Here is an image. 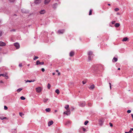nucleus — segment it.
I'll list each match as a JSON object with an SVG mask.
<instances>
[{
    "label": "nucleus",
    "instance_id": "de8ad7c7",
    "mask_svg": "<svg viewBox=\"0 0 133 133\" xmlns=\"http://www.w3.org/2000/svg\"><path fill=\"white\" fill-rule=\"evenodd\" d=\"M2 34L1 31H0V37L2 36Z\"/></svg>",
    "mask_w": 133,
    "mask_h": 133
},
{
    "label": "nucleus",
    "instance_id": "09e8293b",
    "mask_svg": "<svg viewBox=\"0 0 133 133\" xmlns=\"http://www.w3.org/2000/svg\"><path fill=\"white\" fill-rule=\"evenodd\" d=\"M19 66L20 67H21L22 66V64H19Z\"/></svg>",
    "mask_w": 133,
    "mask_h": 133
},
{
    "label": "nucleus",
    "instance_id": "bf43d9fd",
    "mask_svg": "<svg viewBox=\"0 0 133 133\" xmlns=\"http://www.w3.org/2000/svg\"><path fill=\"white\" fill-rule=\"evenodd\" d=\"M125 133H129V132H125Z\"/></svg>",
    "mask_w": 133,
    "mask_h": 133
},
{
    "label": "nucleus",
    "instance_id": "c85d7f7f",
    "mask_svg": "<svg viewBox=\"0 0 133 133\" xmlns=\"http://www.w3.org/2000/svg\"><path fill=\"white\" fill-rule=\"evenodd\" d=\"M89 121H86L84 123L85 125H86L88 123Z\"/></svg>",
    "mask_w": 133,
    "mask_h": 133
},
{
    "label": "nucleus",
    "instance_id": "7c9ffc66",
    "mask_svg": "<svg viewBox=\"0 0 133 133\" xmlns=\"http://www.w3.org/2000/svg\"><path fill=\"white\" fill-rule=\"evenodd\" d=\"M20 98L21 99L23 100H24L25 99V98L23 96H21L20 97Z\"/></svg>",
    "mask_w": 133,
    "mask_h": 133
},
{
    "label": "nucleus",
    "instance_id": "603ef678",
    "mask_svg": "<svg viewBox=\"0 0 133 133\" xmlns=\"http://www.w3.org/2000/svg\"><path fill=\"white\" fill-rule=\"evenodd\" d=\"M56 72H59V71H58V70H56Z\"/></svg>",
    "mask_w": 133,
    "mask_h": 133
},
{
    "label": "nucleus",
    "instance_id": "2f4dec72",
    "mask_svg": "<svg viewBox=\"0 0 133 133\" xmlns=\"http://www.w3.org/2000/svg\"><path fill=\"white\" fill-rule=\"evenodd\" d=\"M69 107V105H67L65 107V108L66 109H68Z\"/></svg>",
    "mask_w": 133,
    "mask_h": 133
},
{
    "label": "nucleus",
    "instance_id": "412c9836",
    "mask_svg": "<svg viewBox=\"0 0 133 133\" xmlns=\"http://www.w3.org/2000/svg\"><path fill=\"white\" fill-rule=\"evenodd\" d=\"M115 26L116 27H118L120 25V24L119 23H116L115 24Z\"/></svg>",
    "mask_w": 133,
    "mask_h": 133
},
{
    "label": "nucleus",
    "instance_id": "0eeeda50",
    "mask_svg": "<svg viewBox=\"0 0 133 133\" xmlns=\"http://www.w3.org/2000/svg\"><path fill=\"white\" fill-rule=\"evenodd\" d=\"M14 45L17 49H18L19 47V43H14Z\"/></svg>",
    "mask_w": 133,
    "mask_h": 133
},
{
    "label": "nucleus",
    "instance_id": "69168bd1",
    "mask_svg": "<svg viewBox=\"0 0 133 133\" xmlns=\"http://www.w3.org/2000/svg\"><path fill=\"white\" fill-rule=\"evenodd\" d=\"M55 112H57V110H55Z\"/></svg>",
    "mask_w": 133,
    "mask_h": 133
},
{
    "label": "nucleus",
    "instance_id": "4c0bfd02",
    "mask_svg": "<svg viewBox=\"0 0 133 133\" xmlns=\"http://www.w3.org/2000/svg\"><path fill=\"white\" fill-rule=\"evenodd\" d=\"M114 10L115 11H117L119 10V9L117 8H116Z\"/></svg>",
    "mask_w": 133,
    "mask_h": 133
},
{
    "label": "nucleus",
    "instance_id": "0e129e2a",
    "mask_svg": "<svg viewBox=\"0 0 133 133\" xmlns=\"http://www.w3.org/2000/svg\"><path fill=\"white\" fill-rule=\"evenodd\" d=\"M108 5H109V6H110V4H108Z\"/></svg>",
    "mask_w": 133,
    "mask_h": 133
},
{
    "label": "nucleus",
    "instance_id": "e433bc0d",
    "mask_svg": "<svg viewBox=\"0 0 133 133\" xmlns=\"http://www.w3.org/2000/svg\"><path fill=\"white\" fill-rule=\"evenodd\" d=\"M38 57H37V56H35V57H34V58L33 59L34 60H36V59H38Z\"/></svg>",
    "mask_w": 133,
    "mask_h": 133
},
{
    "label": "nucleus",
    "instance_id": "6e6552de",
    "mask_svg": "<svg viewBox=\"0 0 133 133\" xmlns=\"http://www.w3.org/2000/svg\"><path fill=\"white\" fill-rule=\"evenodd\" d=\"M41 0H35L34 2L35 4H38L41 3Z\"/></svg>",
    "mask_w": 133,
    "mask_h": 133
},
{
    "label": "nucleus",
    "instance_id": "f03ea898",
    "mask_svg": "<svg viewBox=\"0 0 133 133\" xmlns=\"http://www.w3.org/2000/svg\"><path fill=\"white\" fill-rule=\"evenodd\" d=\"M65 32L64 29H61L57 31V33L59 34H63Z\"/></svg>",
    "mask_w": 133,
    "mask_h": 133
},
{
    "label": "nucleus",
    "instance_id": "c9c22d12",
    "mask_svg": "<svg viewBox=\"0 0 133 133\" xmlns=\"http://www.w3.org/2000/svg\"><path fill=\"white\" fill-rule=\"evenodd\" d=\"M92 14V10L91 9L89 11V15H91Z\"/></svg>",
    "mask_w": 133,
    "mask_h": 133
},
{
    "label": "nucleus",
    "instance_id": "4468645a",
    "mask_svg": "<svg viewBox=\"0 0 133 133\" xmlns=\"http://www.w3.org/2000/svg\"><path fill=\"white\" fill-rule=\"evenodd\" d=\"M53 123V122L52 121H50L48 123V125L49 126H50L51 125H52Z\"/></svg>",
    "mask_w": 133,
    "mask_h": 133
},
{
    "label": "nucleus",
    "instance_id": "6ab92c4d",
    "mask_svg": "<svg viewBox=\"0 0 133 133\" xmlns=\"http://www.w3.org/2000/svg\"><path fill=\"white\" fill-rule=\"evenodd\" d=\"M95 87V85H94L93 84L91 85L90 87H89V88L91 89H93Z\"/></svg>",
    "mask_w": 133,
    "mask_h": 133
},
{
    "label": "nucleus",
    "instance_id": "5701e85b",
    "mask_svg": "<svg viewBox=\"0 0 133 133\" xmlns=\"http://www.w3.org/2000/svg\"><path fill=\"white\" fill-rule=\"evenodd\" d=\"M35 81V80H34L33 81L32 80H27V81H26V83L27 82H34Z\"/></svg>",
    "mask_w": 133,
    "mask_h": 133
},
{
    "label": "nucleus",
    "instance_id": "9d476101",
    "mask_svg": "<svg viewBox=\"0 0 133 133\" xmlns=\"http://www.w3.org/2000/svg\"><path fill=\"white\" fill-rule=\"evenodd\" d=\"M104 121V120L103 119L99 120V124L101 125H102L103 124Z\"/></svg>",
    "mask_w": 133,
    "mask_h": 133
},
{
    "label": "nucleus",
    "instance_id": "4be33fe9",
    "mask_svg": "<svg viewBox=\"0 0 133 133\" xmlns=\"http://www.w3.org/2000/svg\"><path fill=\"white\" fill-rule=\"evenodd\" d=\"M45 110L47 112H49L50 111V109L49 108H46Z\"/></svg>",
    "mask_w": 133,
    "mask_h": 133
},
{
    "label": "nucleus",
    "instance_id": "6e6d98bb",
    "mask_svg": "<svg viewBox=\"0 0 133 133\" xmlns=\"http://www.w3.org/2000/svg\"><path fill=\"white\" fill-rule=\"evenodd\" d=\"M0 83H3V82L2 81H0Z\"/></svg>",
    "mask_w": 133,
    "mask_h": 133
},
{
    "label": "nucleus",
    "instance_id": "a211bd4d",
    "mask_svg": "<svg viewBox=\"0 0 133 133\" xmlns=\"http://www.w3.org/2000/svg\"><path fill=\"white\" fill-rule=\"evenodd\" d=\"M117 61V59L116 58L114 57L112 59L113 62H116Z\"/></svg>",
    "mask_w": 133,
    "mask_h": 133
},
{
    "label": "nucleus",
    "instance_id": "4d7b16f0",
    "mask_svg": "<svg viewBox=\"0 0 133 133\" xmlns=\"http://www.w3.org/2000/svg\"><path fill=\"white\" fill-rule=\"evenodd\" d=\"M55 73H52V75H55Z\"/></svg>",
    "mask_w": 133,
    "mask_h": 133
},
{
    "label": "nucleus",
    "instance_id": "20e7f679",
    "mask_svg": "<svg viewBox=\"0 0 133 133\" xmlns=\"http://www.w3.org/2000/svg\"><path fill=\"white\" fill-rule=\"evenodd\" d=\"M1 76H3V77H6V79H8V77L7 76V74L6 73H5V74H0V77Z\"/></svg>",
    "mask_w": 133,
    "mask_h": 133
},
{
    "label": "nucleus",
    "instance_id": "37998d69",
    "mask_svg": "<svg viewBox=\"0 0 133 133\" xmlns=\"http://www.w3.org/2000/svg\"><path fill=\"white\" fill-rule=\"evenodd\" d=\"M92 105V104L90 103H88V105L89 106H91Z\"/></svg>",
    "mask_w": 133,
    "mask_h": 133
},
{
    "label": "nucleus",
    "instance_id": "79ce46f5",
    "mask_svg": "<svg viewBox=\"0 0 133 133\" xmlns=\"http://www.w3.org/2000/svg\"><path fill=\"white\" fill-rule=\"evenodd\" d=\"M115 22V21H113L111 22V23L112 24H114Z\"/></svg>",
    "mask_w": 133,
    "mask_h": 133
},
{
    "label": "nucleus",
    "instance_id": "aec40b11",
    "mask_svg": "<svg viewBox=\"0 0 133 133\" xmlns=\"http://www.w3.org/2000/svg\"><path fill=\"white\" fill-rule=\"evenodd\" d=\"M128 39V38L127 37H125L123 38V39L122 40V41L123 42L124 41H126Z\"/></svg>",
    "mask_w": 133,
    "mask_h": 133
},
{
    "label": "nucleus",
    "instance_id": "9b49d317",
    "mask_svg": "<svg viewBox=\"0 0 133 133\" xmlns=\"http://www.w3.org/2000/svg\"><path fill=\"white\" fill-rule=\"evenodd\" d=\"M6 45V44L5 43L2 42H0V46H4Z\"/></svg>",
    "mask_w": 133,
    "mask_h": 133
},
{
    "label": "nucleus",
    "instance_id": "f3484780",
    "mask_svg": "<svg viewBox=\"0 0 133 133\" xmlns=\"http://www.w3.org/2000/svg\"><path fill=\"white\" fill-rule=\"evenodd\" d=\"M57 5V3H55L53 5V8L54 9H56Z\"/></svg>",
    "mask_w": 133,
    "mask_h": 133
},
{
    "label": "nucleus",
    "instance_id": "e2e57ef3",
    "mask_svg": "<svg viewBox=\"0 0 133 133\" xmlns=\"http://www.w3.org/2000/svg\"><path fill=\"white\" fill-rule=\"evenodd\" d=\"M120 68H118V70H120Z\"/></svg>",
    "mask_w": 133,
    "mask_h": 133
},
{
    "label": "nucleus",
    "instance_id": "423d86ee",
    "mask_svg": "<svg viewBox=\"0 0 133 133\" xmlns=\"http://www.w3.org/2000/svg\"><path fill=\"white\" fill-rule=\"evenodd\" d=\"M21 11L22 12L24 13H27L28 12V10H26L25 9H22Z\"/></svg>",
    "mask_w": 133,
    "mask_h": 133
},
{
    "label": "nucleus",
    "instance_id": "bb28decb",
    "mask_svg": "<svg viewBox=\"0 0 133 133\" xmlns=\"http://www.w3.org/2000/svg\"><path fill=\"white\" fill-rule=\"evenodd\" d=\"M48 88V89H50V87H51V85L49 83H48V85H47Z\"/></svg>",
    "mask_w": 133,
    "mask_h": 133
},
{
    "label": "nucleus",
    "instance_id": "a19ab883",
    "mask_svg": "<svg viewBox=\"0 0 133 133\" xmlns=\"http://www.w3.org/2000/svg\"><path fill=\"white\" fill-rule=\"evenodd\" d=\"M131 112V111L130 110H128L127 111V112L128 113H130Z\"/></svg>",
    "mask_w": 133,
    "mask_h": 133
},
{
    "label": "nucleus",
    "instance_id": "a18cd8bd",
    "mask_svg": "<svg viewBox=\"0 0 133 133\" xmlns=\"http://www.w3.org/2000/svg\"><path fill=\"white\" fill-rule=\"evenodd\" d=\"M109 124H110V127H112L113 125H112V124L111 123H110Z\"/></svg>",
    "mask_w": 133,
    "mask_h": 133
},
{
    "label": "nucleus",
    "instance_id": "338daca9",
    "mask_svg": "<svg viewBox=\"0 0 133 133\" xmlns=\"http://www.w3.org/2000/svg\"><path fill=\"white\" fill-rule=\"evenodd\" d=\"M29 65H30L29 64H28V66H29Z\"/></svg>",
    "mask_w": 133,
    "mask_h": 133
},
{
    "label": "nucleus",
    "instance_id": "1a4fd4ad",
    "mask_svg": "<svg viewBox=\"0 0 133 133\" xmlns=\"http://www.w3.org/2000/svg\"><path fill=\"white\" fill-rule=\"evenodd\" d=\"M44 64V62H40L38 60L36 61V64L38 65L39 64L43 65Z\"/></svg>",
    "mask_w": 133,
    "mask_h": 133
},
{
    "label": "nucleus",
    "instance_id": "a878e982",
    "mask_svg": "<svg viewBox=\"0 0 133 133\" xmlns=\"http://www.w3.org/2000/svg\"><path fill=\"white\" fill-rule=\"evenodd\" d=\"M55 92L57 93L58 94L59 93V91L58 89H57L55 90Z\"/></svg>",
    "mask_w": 133,
    "mask_h": 133
},
{
    "label": "nucleus",
    "instance_id": "49530a36",
    "mask_svg": "<svg viewBox=\"0 0 133 133\" xmlns=\"http://www.w3.org/2000/svg\"><path fill=\"white\" fill-rule=\"evenodd\" d=\"M83 84H85L86 83V82L84 81H83Z\"/></svg>",
    "mask_w": 133,
    "mask_h": 133
},
{
    "label": "nucleus",
    "instance_id": "c03bdc74",
    "mask_svg": "<svg viewBox=\"0 0 133 133\" xmlns=\"http://www.w3.org/2000/svg\"><path fill=\"white\" fill-rule=\"evenodd\" d=\"M41 70L43 72H44V71H45V69L44 68H42V69H41Z\"/></svg>",
    "mask_w": 133,
    "mask_h": 133
},
{
    "label": "nucleus",
    "instance_id": "c756f323",
    "mask_svg": "<svg viewBox=\"0 0 133 133\" xmlns=\"http://www.w3.org/2000/svg\"><path fill=\"white\" fill-rule=\"evenodd\" d=\"M81 129H82L84 132H85L86 130V129L85 128L83 127H82L81 128Z\"/></svg>",
    "mask_w": 133,
    "mask_h": 133
},
{
    "label": "nucleus",
    "instance_id": "8fccbe9b",
    "mask_svg": "<svg viewBox=\"0 0 133 133\" xmlns=\"http://www.w3.org/2000/svg\"><path fill=\"white\" fill-rule=\"evenodd\" d=\"M129 133H132V131L131 130H130L129 131Z\"/></svg>",
    "mask_w": 133,
    "mask_h": 133
},
{
    "label": "nucleus",
    "instance_id": "b1692460",
    "mask_svg": "<svg viewBox=\"0 0 133 133\" xmlns=\"http://www.w3.org/2000/svg\"><path fill=\"white\" fill-rule=\"evenodd\" d=\"M48 100V98H44L43 99V101L44 103H46Z\"/></svg>",
    "mask_w": 133,
    "mask_h": 133
},
{
    "label": "nucleus",
    "instance_id": "680f3d73",
    "mask_svg": "<svg viewBox=\"0 0 133 133\" xmlns=\"http://www.w3.org/2000/svg\"><path fill=\"white\" fill-rule=\"evenodd\" d=\"M109 84L110 85H111V84L110 83H109Z\"/></svg>",
    "mask_w": 133,
    "mask_h": 133
},
{
    "label": "nucleus",
    "instance_id": "13d9d810",
    "mask_svg": "<svg viewBox=\"0 0 133 133\" xmlns=\"http://www.w3.org/2000/svg\"><path fill=\"white\" fill-rule=\"evenodd\" d=\"M71 108H72V110H73L74 109V108L73 107H72Z\"/></svg>",
    "mask_w": 133,
    "mask_h": 133
},
{
    "label": "nucleus",
    "instance_id": "ea45409f",
    "mask_svg": "<svg viewBox=\"0 0 133 133\" xmlns=\"http://www.w3.org/2000/svg\"><path fill=\"white\" fill-rule=\"evenodd\" d=\"M4 109L5 110H6L8 109V107L6 106H4Z\"/></svg>",
    "mask_w": 133,
    "mask_h": 133
},
{
    "label": "nucleus",
    "instance_id": "f257e3e1",
    "mask_svg": "<svg viewBox=\"0 0 133 133\" xmlns=\"http://www.w3.org/2000/svg\"><path fill=\"white\" fill-rule=\"evenodd\" d=\"M88 59L90 61L93 57V53L91 51H89L88 52Z\"/></svg>",
    "mask_w": 133,
    "mask_h": 133
},
{
    "label": "nucleus",
    "instance_id": "dca6fc26",
    "mask_svg": "<svg viewBox=\"0 0 133 133\" xmlns=\"http://www.w3.org/2000/svg\"><path fill=\"white\" fill-rule=\"evenodd\" d=\"M45 12V10H42L40 11L39 13L41 14H43Z\"/></svg>",
    "mask_w": 133,
    "mask_h": 133
},
{
    "label": "nucleus",
    "instance_id": "f704fd0d",
    "mask_svg": "<svg viewBox=\"0 0 133 133\" xmlns=\"http://www.w3.org/2000/svg\"><path fill=\"white\" fill-rule=\"evenodd\" d=\"M19 114L21 116H23L24 115V114H23L22 113V112H20L19 113Z\"/></svg>",
    "mask_w": 133,
    "mask_h": 133
},
{
    "label": "nucleus",
    "instance_id": "473e14b6",
    "mask_svg": "<svg viewBox=\"0 0 133 133\" xmlns=\"http://www.w3.org/2000/svg\"><path fill=\"white\" fill-rule=\"evenodd\" d=\"M66 112H67V113L69 114H70V110L69 109H67Z\"/></svg>",
    "mask_w": 133,
    "mask_h": 133
},
{
    "label": "nucleus",
    "instance_id": "774afa93",
    "mask_svg": "<svg viewBox=\"0 0 133 133\" xmlns=\"http://www.w3.org/2000/svg\"><path fill=\"white\" fill-rule=\"evenodd\" d=\"M1 20H0V23H1Z\"/></svg>",
    "mask_w": 133,
    "mask_h": 133
},
{
    "label": "nucleus",
    "instance_id": "ddd939ff",
    "mask_svg": "<svg viewBox=\"0 0 133 133\" xmlns=\"http://www.w3.org/2000/svg\"><path fill=\"white\" fill-rule=\"evenodd\" d=\"M71 123V121H66L65 123V125H70Z\"/></svg>",
    "mask_w": 133,
    "mask_h": 133
},
{
    "label": "nucleus",
    "instance_id": "72a5a7b5",
    "mask_svg": "<svg viewBox=\"0 0 133 133\" xmlns=\"http://www.w3.org/2000/svg\"><path fill=\"white\" fill-rule=\"evenodd\" d=\"M64 114H66V115H69L70 114H68V113H67V112H66V111H65V112H64Z\"/></svg>",
    "mask_w": 133,
    "mask_h": 133
},
{
    "label": "nucleus",
    "instance_id": "2eb2a0df",
    "mask_svg": "<svg viewBox=\"0 0 133 133\" xmlns=\"http://www.w3.org/2000/svg\"><path fill=\"white\" fill-rule=\"evenodd\" d=\"M74 52L73 51H71L69 55L70 56L72 57L74 56Z\"/></svg>",
    "mask_w": 133,
    "mask_h": 133
},
{
    "label": "nucleus",
    "instance_id": "3c124183",
    "mask_svg": "<svg viewBox=\"0 0 133 133\" xmlns=\"http://www.w3.org/2000/svg\"><path fill=\"white\" fill-rule=\"evenodd\" d=\"M60 75V72H58V75Z\"/></svg>",
    "mask_w": 133,
    "mask_h": 133
},
{
    "label": "nucleus",
    "instance_id": "5fc2aeb1",
    "mask_svg": "<svg viewBox=\"0 0 133 133\" xmlns=\"http://www.w3.org/2000/svg\"><path fill=\"white\" fill-rule=\"evenodd\" d=\"M130 130H131L132 131H133V128H130Z\"/></svg>",
    "mask_w": 133,
    "mask_h": 133
},
{
    "label": "nucleus",
    "instance_id": "052dcab7",
    "mask_svg": "<svg viewBox=\"0 0 133 133\" xmlns=\"http://www.w3.org/2000/svg\"><path fill=\"white\" fill-rule=\"evenodd\" d=\"M110 89H111V85H110Z\"/></svg>",
    "mask_w": 133,
    "mask_h": 133
},
{
    "label": "nucleus",
    "instance_id": "864d4df0",
    "mask_svg": "<svg viewBox=\"0 0 133 133\" xmlns=\"http://www.w3.org/2000/svg\"><path fill=\"white\" fill-rule=\"evenodd\" d=\"M131 116L132 117V119L133 120V114H131Z\"/></svg>",
    "mask_w": 133,
    "mask_h": 133
},
{
    "label": "nucleus",
    "instance_id": "39448f33",
    "mask_svg": "<svg viewBox=\"0 0 133 133\" xmlns=\"http://www.w3.org/2000/svg\"><path fill=\"white\" fill-rule=\"evenodd\" d=\"M36 92H40L42 91V89L41 87H39L36 88Z\"/></svg>",
    "mask_w": 133,
    "mask_h": 133
},
{
    "label": "nucleus",
    "instance_id": "7ed1b4c3",
    "mask_svg": "<svg viewBox=\"0 0 133 133\" xmlns=\"http://www.w3.org/2000/svg\"><path fill=\"white\" fill-rule=\"evenodd\" d=\"M85 102H80L79 104V105L82 107H84L85 106Z\"/></svg>",
    "mask_w": 133,
    "mask_h": 133
},
{
    "label": "nucleus",
    "instance_id": "cd10ccee",
    "mask_svg": "<svg viewBox=\"0 0 133 133\" xmlns=\"http://www.w3.org/2000/svg\"><path fill=\"white\" fill-rule=\"evenodd\" d=\"M0 119H1L2 120L5 119H6V117H0Z\"/></svg>",
    "mask_w": 133,
    "mask_h": 133
},
{
    "label": "nucleus",
    "instance_id": "f8f14e48",
    "mask_svg": "<svg viewBox=\"0 0 133 133\" xmlns=\"http://www.w3.org/2000/svg\"><path fill=\"white\" fill-rule=\"evenodd\" d=\"M51 0H44V4L45 5H47L50 2Z\"/></svg>",
    "mask_w": 133,
    "mask_h": 133
},
{
    "label": "nucleus",
    "instance_id": "58836bf2",
    "mask_svg": "<svg viewBox=\"0 0 133 133\" xmlns=\"http://www.w3.org/2000/svg\"><path fill=\"white\" fill-rule=\"evenodd\" d=\"M9 0L10 2H13L15 1V0Z\"/></svg>",
    "mask_w": 133,
    "mask_h": 133
},
{
    "label": "nucleus",
    "instance_id": "393cba45",
    "mask_svg": "<svg viewBox=\"0 0 133 133\" xmlns=\"http://www.w3.org/2000/svg\"><path fill=\"white\" fill-rule=\"evenodd\" d=\"M23 89L22 88H19L17 90V91L18 92H20Z\"/></svg>",
    "mask_w": 133,
    "mask_h": 133
}]
</instances>
